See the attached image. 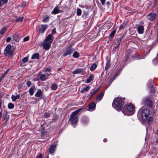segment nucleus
<instances>
[{"mask_svg":"<svg viewBox=\"0 0 158 158\" xmlns=\"http://www.w3.org/2000/svg\"><path fill=\"white\" fill-rule=\"evenodd\" d=\"M150 111L148 109L142 107L138 111V116L140 119L144 121L147 120Z\"/></svg>","mask_w":158,"mask_h":158,"instance_id":"nucleus-1","label":"nucleus"},{"mask_svg":"<svg viewBox=\"0 0 158 158\" xmlns=\"http://www.w3.org/2000/svg\"><path fill=\"white\" fill-rule=\"evenodd\" d=\"M125 98L117 97L115 98L112 103V106L118 110H121L124 104Z\"/></svg>","mask_w":158,"mask_h":158,"instance_id":"nucleus-2","label":"nucleus"},{"mask_svg":"<svg viewBox=\"0 0 158 158\" xmlns=\"http://www.w3.org/2000/svg\"><path fill=\"white\" fill-rule=\"evenodd\" d=\"M83 109V108H80L73 112L70 117L69 120L71 121L72 124H76L78 121V118L76 115Z\"/></svg>","mask_w":158,"mask_h":158,"instance_id":"nucleus-3","label":"nucleus"},{"mask_svg":"<svg viewBox=\"0 0 158 158\" xmlns=\"http://www.w3.org/2000/svg\"><path fill=\"white\" fill-rule=\"evenodd\" d=\"M125 108H126L127 111L131 112L132 114H133L135 112V107L133 105H128L125 107Z\"/></svg>","mask_w":158,"mask_h":158,"instance_id":"nucleus-4","label":"nucleus"},{"mask_svg":"<svg viewBox=\"0 0 158 158\" xmlns=\"http://www.w3.org/2000/svg\"><path fill=\"white\" fill-rule=\"evenodd\" d=\"M74 51V50L73 48H72L70 47H69L66 49L63 56H66L68 55H70Z\"/></svg>","mask_w":158,"mask_h":158,"instance_id":"nucleus-5","label":"nucleus"},{"mask_svg":"<svg viewBox=\"0 0 158 158\" xmlns=\"http://www.w3.org/2000/svg\"><path fill=\"white\" fill-rule=\"evenodd\" d=\"M51 44L50 42H48L44 40L42 45L43 46L44 49L46 50H48L49 49Z\"/></svg>","mask_w":158,"mask_h":158,"instance_id":"nucleus-6","label":"nucleus"},{"mask_svg":"<svg viewBox=\"0 0 158 158\" xmlns=\"http://www.w3.org/2000/svg\"><path fill=\"white\" fill-rule=\"evenodd\" d=\"M143 104L145 105L148 106L149 107H152V101L148 98H146L144 100Z\"/></svg>","mask_w":158,"mask_h":158,"instance_id":"nucleus-7","label":"nucleus"},{"mask_svg":"<svg viewBox=\"0 0 158 158\" xmlns=\"http://www.w3.org/2000/svg\"><path fill=\"white\" fill-rule=\"evenodd\" d=\"M156 16V14L154 13H149L147 16V18L150 20L153 21L154 20Z\"/></svg>","mask_w":158,"mask_h":158,"instance_id":"nucleus-8","label":"nucleus"},{"mask_svg":"<svg viewBox=\"0 0 158 158\" xmlns=\"http://www.w3.org/2000/svg\"><path fill=\"white\" fill-rule=\"evenodd\" d=\"M43 95V93L42 90L40 89L38 90L37 92L35 94V96L36 97H40L41 98Z\"/></svg>","mask_w":158,"mask_h":158,"instance_id":"nucleus-9","label":"nucleus"},{"mask_svg":"<svg viewBox=\"0 0 158 158\" xmlns=\"http://www.w3.org/2000/svg\"><path fill=\"white\" fill-rule=\"evenodd\" d=\"M28 58L27 57H25L19 62V65L21 66H24V64L28 61Z\"/></svg>","mask_w":158,"mask_h":158,"instance_id":"nucleus-10","label":"nucleus"},{"mask_svg":"<svg viewBox=\"0 0 158 158\" xmlns=\"http://www.w3.org/2000/svg\"><path fill=\"white\" fill-rule=\"evenodd\" d=\"M96 104L94 102H93L91 103L88 106V108L89 110H95L96 107Z\"/></svg>","mask_w":158,"mask_h":158,"instance_id":"nucleus-11","label":"nucleus"},{"mask_svg":"<svg viewBox=\"0 0 158 158\" xmlns=\"http://www.w3.org/2000/svg\"><path fill=\"white\" fill-rule=\"evenodd\" d=\"M53 40V36L52 35V34H49L48 35L44 40L52 43Z\"/></svg>","mask_w":158,"mask_h":158,"instance_id":"nucleus-12","label":"nucleus"},{"mask_svg":"<svg viewBox=\"0 0 158 158\" xmlns=\"http://www.w3.org/2000/svg\"><path fill=\"white\" fill-rule=\"evenodd\" d=\"M144 27L143 25H139L137 28L138 33L140 34H142L144 32Z\"/></svg>","mask_w":158,"mask_h":158,"instance_id":"nucleus-13","label":"nucleus"},{"mask_svg":"<svg viewBox=\"0 0 158 158\" xmlns=\"http://www.w3.org/2000/svg\"><path fill=\"white\" fill-rule=\"evenodd\" d=\"M56 148V145L55 144H52L49 148V152L50 153H53L55 151Z\"/></svg>","mask_w":158,"mask_h":158,"instance_id":"nucleus-14","label":"nucleus"},{"mask_svg":"<svg viewBox=\"0 0 158 158\" xmlns=\"http://www.w3.org/2000/svg\"><path fill=\"white\" fill-rule=\"evenodd\" d=\"M104 94V91H103L99 94L96 98V100L98 102L100 101L103 97Z\"/></svg>","mask_w":158,"mask_h":158,"instance_id":"nucleus-15","label":"nucleus"},{"mask_svg":"<svg viewBox=\"0 0 158 158\" xmlns=\"http://www.w3.org/2000/svg\"><path fill=\"white\" fill-rule=\"evenodd\" d=\"M35 89V85H32L29 89V92L31 95L32 96L33 94L34 93Z\"/></svg>","mask_w":158,"mask_h":158,"instance_id":"nucleus-16","label":"nucleus"},{"mask_svg":"<svg viewBox=\"0 0 158 158\" xmlns=\"http://www.w3.org/2000/svg\"><path fill=\"white\" fill-rule=\"evenodd\" d=\"M47 28V26L46 25L42 24L41 25V28L40 29L39 31H40L41 33H43Z\"/></svg>","mask_w":158,"mask_h":158,"instance_id":"nucleus-17","label":"nucleus"},{"mask_svg":"<svg viewBox=\"0 0 158 158\" xmlns=\"http://www.w3.org/2000/svg\"><path fill=\"white\" fill-rule=\"evenodd\" d=\"M47 79L46 75L45 73L41 74L40 77V80L42 81H44Z\"/></svg>","mask_w":158,"mask_h":158,"instance_id":"nucleus-18","label":"nucleus"},{"mask_svg":"<svg viewBox=\"0 0 158 158\" xmlns=\"http://www.w3.org/2000/svg\"><path fill=\"white\" fill-rule=\"evenodd\" d=\"M99 88H98L96 89L94 91L90 92L89 94L90 95V97H89V99L91 98L96 93H97L99 90Z\"/></svg>","mask_w":158,"mask_h":158,"instance_id":"nucleus-19","label":"nucleus"},{"mask_svg":"<svg viewBox=\"0 0 158 158\" xmlns=\"http://www.w3.org/2000/svg\"><path fill=\"white\" fill-rule=\"evenodd\" d=\"M83 71L82 69H77L72 72L73 74L80 73Z\"/></svg>","mask_w":158,"mask_h":158,"instance_id":"nucleus-20","label":"nucleus"},{"mask_svg":"<svg viewBox=\"0 0 158 158\" xmlns=\"http://www.w3.org/2000/svg\"><path fill=\"white\" fill-rule=\"evenodd\" d=\"M90 88V87L89 86H86L85 88L82 89L81 90V93H85L86 92L88 91L89 90Z\"/></svg>","mask_w":158,"mask_h":158,"instance_id":"nucleus-21","label":"nucleus"},{"mask_svg":"<svg viewBox=\"0 0 158 158\" xmlns=\"http://www.w3.org/2000/svg\"><path fill=\"white\" fill-rule=\"evenodd\" d=\"M94 78V75H90L88 79L86 80V83H90L92 80Z\"/></svg>","mask_w":158,"mask_h":158,"instance_id":"nucleus-22","label":"nucleus"},{"mask_svg":"<svg viewBox=\"0 0 158 158\" xmlns=\"http://www.w3.org/2000/svg\"><path fill=\"white\" fill-rule=\"evenodd\" d=\"M20 95L17 94L16 96L12 95L11 96V98L13 101H15L17 99H19L20 98Z\"/></svg>","mask_w":158,"mask_h":158,"instance_id":"nucleus-23","label":"nucleus"},{"mask_svg":"<svg viewBox=\"0 0 158 158\" xmlns=\"http://www.w3.org/2000/svg\"><path fill=\"white\" fill-rule=\"evenodd\" d=\"M8 0H0V7L2 6L5 4L7 3Z\"/></svg>","mask_w":158,"mask_h":158,"instance_id":"nucleus-24","label":"nucleus"},{"mask_svg":"<svg viewBox=\"0 0 158 158\" xmlns=\"http://www.w3.org/2000/svg\"><path fill=\"white\" fill-rule=\"evenodd\" d=\"M39 57V55L38 53H35L34 54L31 56L32 59H38Z\"/></svg>","mask_w":158,"mask_h":158,"instance_id":"nucleus-25","label":"nucleus"},{"mask_svg":"<svg viewBox=\"0 0 158 158\" xmlns=\"http://www.w3.org/2000/svg\"><path fill=\"white\" fill-rule=\"evenodd\" d=\"M57 88V85L54 83H52L51 86V89L53 90H56Z\"/></svg>","mask_w":158,"mask_h":158,"instance_id":"nucleus-26","label":"nucleus"},{"mask_svg":"<svg viewBox=\"0 0 158 158\" xmlns=\"http://www.w3.org/2000/svg\"><path fill=\"white\" fill-rule=\"evenodd\" d=\"M59 12L58 7L57 6L53 10L52 12V13L54 14H56Z\"/></svg>","mask_w":158,"mask_h":158,"instance_id":"nucleus-27","label":"nucleus"},{"mask_svg":"<svg viewBox=\"0 0 158 158\" xmlns=\"http://www.w3.org/2000/svg\"><path fill=\"white\" fill-rule=\"evenodd\" d=\"M3 117L4 120L6 121H7L9 119V116L8 115V113L7 112L3 114Z\"/></svg>","mask_w":158,"mask_h":158,"instance_id":"nucleus-28","label":"nucleus"},{"mask_svg":"<svg viewBox=\"0 0 158 158\" xmlns=\"http://www.w3.org/2000/svg\"><path fill=\"white\" fill-rule=\"evenodd\" d=\"M97 65L95 63L93 64L90 67V70L93 71L97 67Z\"/></svg>","mask_w":158,"mask_h":158,"instance_id":"nucleus-29","label":"nucleus"},{"mask_svg":"<svg viewBox=\"0 0 158 158\" xmlns=\"http://www.w3.org/2000/svg\"><path fill=\"white\" fill-rule=\"evenodd\" d=\"M7 28L6 27H3L0 31V34L3 35L4 33Z\"/></svg>","mask_w":158,"mask_h":158,"instance_id":"nucleus-30","label":"nucleus"},{"mask_svg":"<svg viewBox=\"0 0 158 158\" xmlns=\"http://www.w3.org/2000/svg\"><path fill=\"white\" fill-rule=\"evenodd\" d=\"M13 38L15 41H18L19 40V35L17 34H15L13 36Z\"/></svg>","mask_w":158,"mask_h":158,"instance_id":"nucleus-31","label":"nucleus"},{"mask_svg":"<svg viewBox=\"0 0 158 158\" xmlns=\"http://www.w3.org/2000/svg\"><path fill=\"white\" fill-rule=\"evenodd\" d=\"M73 56L74 58H78L79 56V54L77 52H75L73 55Z\"/></svg>","mask_w":158,"mask_h":158,"instance_id":"nucleus-32","label":"nucleus"},{"mask_svg":"<svg viewBox=\"0 0 158 158\" xmlns=\"http://www.w3.org/2000/svg\"><path fill=\"white\" fill-rule=\"evenodd\" d=\"M116 31V29H114L110 34V36L111 38H112L113 37Z\"/></svg>","mask_w":158,"mask_h":158,"instance_id":"nucleus-33","label":"nucleus"},{"mask_svg":"<svg viewBox=\"0 0 158 158\" xmlns=\"http://www.w3.org/2000/svg\"><path fill=\"white\" fill-rule=\"evenodd\" d=\"M11 48V46L9 44L7 45L6 48L5 49V52L9 51V50H10V49Z\"/></svg>","mask_w":158,"mask_h":158,"instance_id":"nucleus-34","label":"nucleus"},{"mask_svg":"<svg viewBox=\"0 0 158 158\" xmlns=\"http://www.w3.org/2000/svg\"><path fill=\"white\" fill-rule=\"evenodd\" d=\"M122 38H123V37H122L119 38L118 39L117 42V43L116 44V45H118V46H119V45H120V44L121 42L122 41Z\"/></svg>","mask_w":158,"mask_h":158,"instance_id":"nucleus-35","label":"nucleus"},{"mask_svg":"<svg viewBox=\"0 0 158 158\" xmlns=\"http://www.w3.org/2000/svg\"><path fill=\"white\" fill-rule=\"evenodd\" d=\"M23 19V17H19L16 19L15 21L17 22H22Z\"/></svg>","mask_w":158,"mask_h":158,"instance_id":"nucleus-36","label":"nucleus"},{"mask_svg":"<svg viewBox=\"0 0 158 158\" xmlns=\"http://www.w3.org/2000/svg\"><path fill=\"white\" fill-rule=\"evenodd\" d=\"M81 10L79 8H77V15L78 16H80L81 15Z\"/></svg>","mask_w":158,"mask_h":158,"instance_id":"nucleus-37","label":"nucleus"},{"mask_svg":"<svg viewBox=\"0 0 158 158\" xmlns=\"http://www.w3.org/2000/svg\"><path fill=\"white\" fill-rule=\"evenodd\" d=\"M14 105L12 103H9L8 104V107L10 109H12L14 108Z\"/></svg>","mask_w":158,"mask_h":158,"instance_id":"nucleus-38","label":"nucleus"},{"mask_svg":"<svg viewBox=\"0 0 158 158\" xmlns=\"http://www.w3.org/2000/svg\"><path fill=\"white\" fill-rule=\"evenodd\" d=\"M153 63L155 64H157L158 61V58L157 57L154 59L152 60Z\"/></svg>","mask_w":158,"mask_h":158,"instance_id":"nucleus-39","label":"nucleus"},{"mask_svg":"<svg viewBox=\"0 0 158 158\" xmlns=\"http://www.w3.org/2000/svg\"><path fill=\"white\" fill-rule=\"evenodd\" d=\"M49 17L48 16H46L43 20L42 21L43 22H47L49 20Z\"/></svg>","mask_w":158,"mask_h":158,"instance_id":"nucleus-40","label":"nucleus"},{"mask_svg":"<svg viewBox=\"0 0 158 158\" xmlns=\"http://www.w3.org/2000/svg\"><path fill=\"white\" fill-rule=\"evenodd\" d=\"M125 27L126 25L125 24L123 23L120 26L119 29L120 30H121L124 28Z\"/></svg>","mask_w":158,"mask_h":158,"instance_id":"nucleus-41","label":"nucleus"},{"mask_svg":"<svg viewBox=\"0 0 158 158\" xmlns=\"http://www.w3.org/2000/svg\"><path fill=\"white\" fill-rule=\"evenodd\" d=\"M5 53L6 54H7L9 55H12L13 53V52L12 50H10L5 52Z\"/></svg>","mask_w":158,"mask_h":158,"instance_id":"nucleus-42","label":"nucleus"},{"mask_svg":"<svg viewBox=\"0 0 158 158\" xmlns=\"http://www.w3.org/2000/svg\"><path fill=\"white\" fill-rule=\"evenodd\" d=\"M110 67V64L109 62H107L105 66V69L106 70L108 69Z\"/></svg>","mask_w":158,"mask_h":158,"instance_id":"nucleus-43","label":"nucleus"},{"mask_svg":"<svg viewBox=\"0 0 158 158\" xmlns=\"http://www.w3.org/2000/svg\"><path fill=\"white\" fill-rule=\"evenodd\" d=\"M51 71V69L50 68H47L44 70L45 72H49Z\"/></svg>","mask_w":158,"mask_h":158,"instance_id":"nucleus-44","label":"nucleus"},{"mask_svg":"<svg viewBox=\"0 0 158 158\" xmlns=\"http://www.w3.org/2000/svg\"><path fill=\"white\" fill-rule=\"evenodd\" d=\"M50 115V114L48 113H45L44 114V117L47 118L49 117Z\"/></svg>","mask_w":158,"mask_h":158,"instance_id":"nucleus-45","label":"nucleus"},{"mask_svg":"<svg viewBox=\"0 0 158 158\" xmlns=\"http://www.w3.org/2000/svg\"><path fill=\"white\" fill-rule=\"evenodd\" d=\"M56 33V28H54L52 30V32L51 34H52V35L53 36V35L55 34Z\"/></svg>","mask_w":158,"mask_h":158,"instance_id":"nucleus-46","label":"nucleus"},{"mask_svg":"<svg viewBox=\"0 0 158 158\" xmlns=\"http://www.w3.org/2000/svg\"><path fill=\"white\" fill-rule=\"evenodd\" d=\"M31 82L30 81H28L27 82V86L28 87H29L31 85Z\"/></svg>","mask_w":158,"mask_h":158,"instance_id":"nucleus-47","label":"nucleus"},{"mask_svg":"<svg viewBox=\"0 0 158 158\" xmlns=\"http://www.w3.org/2000/svg\"><path fill=\"white\" fill-rule=\"evenodd\" d=\"M29 39V37L28 36L24 38L23 39V40L24 41H28Z\"/></svg>","mask_w":158,"mask_h":158,"instance_id":"nucleus-48","label":"nucleus"},{"mask_svg":"<svg viewBox=\"0 0 158 158\" xmlns=\"http://www.w3.org/2000/svg\"><path fill=\"white\" fill-rule=\"evenodd\" d=\"M36 158H43V156L41 154H40L37 156Z\"/></svg>","mask_w":158,"mask_h":158,"instance_id":"nucleus-49","label":"nucleus"},{"mask_svg":"<svg viewBox=\"0 0 158 158\" xmlns=\"http://www.w3.org/2000/svg\"><path fill=\"white\" fill-rule=\"evenodd\" d=\"M100 1L103 5L105 4L106 0H100Z\"/></svg>","mask_w":158,"mask_h":158,"instance_id":"nucleus-50","label":"nucleus"},{"mask_svg":"<svg viewBox=\"0 0 158 158\" xmlns=\"http://www.w3.org/2000/svg\"><path fill=\"white\" fill-rule=\"evenodd\" d=\"M11 37H8L7 38V39L6 40V41L7 42H10V40H11Z\"/></svg>","mask_w":158,"mask_h":158,"instance_id":"nucleus-51","label":"nucleus"},{"mask_svg":"<svg viewBox=\"0 0 158 158\" xmlns=\"http://www.w3.org/2000/svg\"><path fill=\"white\" fill-rule=\"evenodd\" d=\"M26 2H23L21 6V7H22L23 6H25L26 5Z\"/></svg>","mask_w":158,"mask_h":158,"instance_id":"nucleus-52","label":"nucleus"},{"mask_svg":"<svg viewBox=\"0 0 158 158\" xmlns=\"http://www.w3.org/2000/svg\"><path fill=\"white\" fill-rule=\"evenodd\" d=\"M4 76L3 75H2L0 77V81L2 80V79L4 78Z\"/></svg>","mask_w":158,"mask_h":158,"instance_id":"nucleus-53","label":"nucleus"},{"mask_svg":"<svg viewBox=\"0 0 158 158\" xmlns=\"http://www.w3.org/2000/svg\"><path fill=\"white\" fill-rule=\"evenodd\" d=\"M151 91L153 93L154 92V89L152 88L151 89Z\"/></svg>","mask_w":158,"mask_h":158,"instance_id":"nucleus-54","label":"nucleus"},{"mask_svg":"<svg viewBox=\"0 0 158 158\" xmlns=\"http://www.w3.org/2000/svg\"><path fill=\"white\" fill-rule=\"evenodd\" d=\"M45 74H46V77H48L50 75H52L51 73H46Z\"/></svg>","mask_w":158,"mask_h":158,"instance_id":"nucleus-55","label":"nucleus"},{"mask_svg":"<svg viewBox=\"0 0 158 158\" xmlns=\"http://www.w3.org/2000/svg\"><path fill=\"white\" fill-rule=\"evenodd\" d=\"M8 72V70H7L5 73H4L3 74V75L5 76L6 74Z\"/></svg>","mask_w":158,"mask_h":158,"instance_id":"nucleus-56","label":"nucleus"},{"mask_svg":"<svg viewBox=\"0 0 158 158\" xmlns=\"http://www.w3.org/2000/svg\"><path fill=\"white\" fill-rule=\"evenodd\" d=\"M106 4L108 6H109L110 5V3L109 2H106Z\"/></svg>","mask_w":158,"mask_h":158,"instance_id":"nucleus-57","label":"nucleus"},{"mask_svg":"<svg viewBox=\"0 0 158 158\" xmlns=\"http://www.w3.org/2000/svg\"><path fill=\"white\" fill-rule=\"evenodd\" d=\"M79 7L81 8H84V6H82V5H79Z\"/></svg>","mask_w":158,"mask_h":158,"instance_id":"nucleus-58","label":"nucleus"},{"mask_svg":"<svg viewBox=\"0 0 158 158\" xmlns=\"http://www.w3.org/2000/svg\"><path fill=\"white\" fill-rule=\"evenodd\" d=\"M103 141L105 142H106L107 141V139H104L103 140Z\"/></svg>","mask_w":158,"mask_h":158,"instance_id":"nucleus-59","label":"nucleus"},{"mask_svg":"<svg viewBox=\"0 0 158 158\" xmlns=\"http://www.w3.org/2000/svg\"><path fill=\"white\" fill-rule=\"evenodd\" d=\"M118 46H119L116 45V46L114 47V48L115 49H117L118 47Z\"/></svg>","mask_w":158,"mask_h":158,"instance_id":"nucleus-60","label":"nucleus"},{"mask_svg":"<svg viewBox=\"0 0 158 158\" xmlns=\"http://www.w3.org/2000/svg\"><path fill=\"white\" fill-rule=\"evenodd\" d=\"M150 52V50H148V52H147V53H146V54H148V53H149Z\"/></svg>","mask_w":158,"mask_h":158,"instance_id":"nucleus-61","label":"nucleus"},{"mask_svg":"<svg viewBox=\"0 0 158 158\" xmlns=\"http://www.w3.org/2000/svg\"><path fill=\"white\" fill-rule=\"evenodd\" d=\"M1 105H2L1 103L0 102V108H1Z\"/></svg>","mask_w":158,"mask_h":158,"instance_id":"nucleus-62","label":"nucleus"},{"mask_svg":"<svg viewBox=\"0 0 158 158\" xmlns=\"http://www.w3.org/2000/svg\"><path fill=\"white\" fill-rule=\"evenodd\" d=\"M117 73H115V75L114 76H115V75L117 76V74H117Z\"/></svg>","mask_w":158,"mask_h":158,"instance_id":"nucleus-63","label":"nucleus"},{"mask_svg":"<svg viewBox=\"0 0 158 158\" xmlns=\"http://www.w3.org/2000/svg\"><path fill=\"white\" fill-rule=\"evenodd\" d=\"M46 158H49L48 156H46Z\"/></svg>","mask_w":158,"mask_h":158,"instance_id":"nucleus-64","label":"nucleus"}]
</instances>
